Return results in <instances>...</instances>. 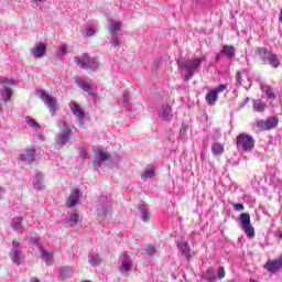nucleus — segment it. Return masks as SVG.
I'll list each match as a JSON object with an SVG mask.
<instances>
[{
  "mask_svg": "<svg viewBox=\"0 0 282 282\" xmlns=\"http://www.w3.org/2000/svg\"><path fill=\"white\" fill-rule=\"evenodd\" d=\"M206 61V56L196 57L192 59L180 58L176 61L178 69H184L186 72L184 79L191 80L195 76V72L202 67V63Z\"/></svg>",
  "mask_w": 282,
  "mask_h": 282,
  "instance_id": "f257e3e1",
  "label": "nucleus"
},
{
  "mask_svg": "<svg viewBox=\"0 0 282 282\" xmlns=\"http://www.w3.org/2000/svg\"><path fill=\"white\" fill-rule=\"evenodd\" d=\"M256 54L262 61L264 65H270L273 69H279L281 67V61L279 55L273 51L268 50V47H257Z\"/></svg>",
  "mask_w": 282,
  "mask_h": 282,
  "instance_id": "f03ea898",
  "label": "nucleus"
},
{
  "mask_svg": "<svg viewBox=\"0 0 282 282\" xmlns=\"http://www.w3.org/2000/svg\"><path fill=\"white\" fill-rule=\"evenodd\" d=\"M58 129H61L56 137H55V142L59 147H65L69 140H72V128L67 126V122L61 120L57 122Z\"/></svg>",
  "mask_w": 282,
  "mask_h": 282,
  "instance_id": "7ed1b4c3",
  "label": "nucleus"
},
{
  "mask_svg": "<svg viewBox=\"0 0 282 282\" xmlns=\"http://www.w3.org/2000/svg\"><path fill=\"white\" fill-rule=\"evenodd\" d=\"M74 63H76L80 69H98V58L89 57V54L84 53L82 57L75 56Z\"/></svg>",
  "mask_w": 282,
  "mask_h": 282,
  "instance_id": "20e7f679",
  "label": "nucleus"
},
{
  "mask_svg": "<svg viewBox=\"0 0 282 282\" xmlns=\"http://www.w3.org/2000/svg\"><path fill=\"white\" fill-rule=\"evenodd\" d=\"M21 249V243L17 240H13L12 248L10 251V259L12 263H14L15 265H23L25 261V257H23V251Z\"/></svg>",
  "mask_w": 282,
  "mask_h": 282,
  "instance_id": "39448f33",
  "label": "nucleus"
},
{
  "mask_svg": "<svg viewBox=\"0 0 282 282\" xmlns=\"http://www.w3.org/2000/svg\"><path fill=\"white\" fill-rule=\"evenodd\" d=\"M237 147L242 151H252L254 149V138L247 133H240L237 137Z\"/></svg>",
  "mask_w": 282,
  "mask_h": 282,
  "instance_id": "423d86ee",
  "label": "nucleus"
},
{
  "mask_svg": "<svg viewBox=\"0 0 282 282\" xmlns=\"http://www.w3.org/2000/svg\"><path fill=\"white\" fill-rule=\"evenodd\" d=\"M239 219L241 229L249 239H252V237H254V227H252V223L250 221V214L242 213L240 214Z\"/></svg>",
  "mask_w": 282,
  "mask_h": 282,
  "instance_id": "0eeeda50",
  "label": "nucleus"
},
{
  "mask_svg": "<svg viewBox=\"0 0 282 282\" xmlns=\"http://www.w3.org/2000/svg\"><path fill=\"white\" fill-rule=\"evenodd\" d=\"M36 96L44 101V105L48 107V111L54 116V113H56V98L52 97L45 90H37Z\"/></svg>",
  "mask_w": 282,
  "mask_h": 282,
  "instance_id": "6e6552de",
  "label": "nucleus"
},
{
  "mask_svg": "<svg viewBox=\"0 0 282 282\" xmlns=\"http://www.w3.org/2000/svg\"><path fill=\"white\" fill-rule=\"evenodd\" d=\"M75 83L79 89H83V91H86L88 96H91V98H96V91L94 90V85H90L89 82L83 77H76Z\"/></svg>",
  "mask_w": 282,
  "mask_h": 282,
  "instance_id": "1a4fd4ad",
  "label": "nucleus"
},
{
  "mask_svg": "<svg viewBox=\"0 0 282 282\" xmlns=\"http://www.w3.org/2000/svg\"><path fill=\"white\" fill-rule=\"evenodd\" d=\"M279 124V118L278 117H271L267 119L265 121L259 120L257 121V127L261 129L262 131H270V129H274Z\"/></svg>",
  "mask_w": 282,
  "mask_h": 282,
  "instance_id": "9d476101",
  "label": "nucleus"
},
{
  "mask_svg": "<svg viewBox=\"0 0 282 282\" xmlns=\"http://www.w3.org/2000/svg\"><path fill=\"white\" fill-rule=\"evenodd\" d=\"M113 205L111 202L100 203L97 207V216L99 219H105L109 217V213H111V207Z\"/></svg>",
  "mask_w": 282,
  "mask_h": 282,
  "instance_id": "9b49d317",
  "label": "nucleus"
},
{
  "mask_svg": "<svg viewBox=\"0 0 282 282\" xmlns=\"http://www.w3.org/2000/svg\"><path fill=\"white\" fill-rule=\"evenodd\" d=\"M33 58H43L45 56V53L47 52V45L44 43H36L33 48L30 50Z\"/></svg>",
  "mask_w": 282,
  "mask_h": 282,
  "instance_id": "f8f14e48",
  "label": "nucleus"
},
{
  "mask_svg": "<svg viewBox=\"0 0 282 282\" xmlns=\"http://www.w3.org/2000/svg\"><path fill=\"white\" fill-rule=\"evenodd\" d=\"M265 270H268V272H271L272 274H274L275 272H279V270H281L282 268V256L275 260H269L265 264H264Z\"/></svg>",
  "mask_w": 282,
  "mask_h": 282,
  "instance_id": "ddd939ff",
  "label": "nucleus"
},
{
  "mask_svg": "<svg viewBox=\"0 0 282 282\" xmlns=\"http://www.w3.org/2000/svg\"><path fill=\"white\" fill-rule=\"evenodd\" d=\"M69 108H70L72 112L74 113V116H76V118H78L79 124H83L84 120H85V111L83 110V108H80V105H78L75 101H72L69 104Z\"/></svg>",
  "mask_w": 282,
  "mask_h": 282,
  "instance_id": "4468645a",
  "label": "nucleus"
},
{
  "mask_svg": "<svg viewBox=\"0 0 282 282\" xmlns=\"http://www.w3.org/2000/svg\"><path fill=\"white\" fill-rule=\"evenodd\" d=\"M79 199H80V189L78 187H75L66 200V206L68 208H74V206L78 204Z\"/></svg>",
  "mask_w": 282,
  "mask_h": 282,
  "instance_id": "2eb2a0df",
  "label": "nucleus"
},
{
  "mask_svg": "<svg viewBox=\"0 0 282 282\" xmlns=\"http://www.w3.org/2000/svg\"><path fill=\"white\" fill-rule=\"evenodd\" d=\"M176 246L178 248V251L181 252V254L183 257H185L186 261H191L192 257H191V246L188 245L187 241H177Z\"/></svg>",
  "mask_w": 282,
  "mask_h": 282,
  "instance_id": "dca6fc26",
  "label": "nucleus"
},
{
  "mask_svg": "<svg viewBox=\"0 0 282 282\" xmlns=\"http://www.w3.org/2000/svg\"><path fill=\"white\" fill-rule=\"evenodd\" d=\"M159 116L165 122L173 120V110L171 108V105H163L162 108L159 110Z\"/></svg>",
  "mask_w": 282,
  "mask_h": 282,
  "instance_id": "f3484780",
  "label": "nucleus"
},
{
  "mask_svg": "<svg viewBox=\"0 0 282 282\" xmlns=\"http://www.w3.org/2000/svg\"><path fill=\"white\" fill-rule=\"evenodd\" d=\"M138 213L141 215L142 221H149L151 219V210H149V205L147 203H140L138 205Z\"/></svg>",
  "mask_w": 282,
  "mask_h": 282,
  "instance_id": "a211bd4d",
  "label": "nucleus"
},
{
  "mask_svg": "<svg viewBox=\"0 0 282 282\" xmlns=\"http://www.w3.org/2000/svg\"><path fill=\"white\" fill-rule=\"evenodd\" d=\"M35 155V149H28L20 155V160H22V162H25L26 164H32V162H34Z\"/></svg>",
  "mask_w": 282,
  "mask_h": 282,
  "instance_id": "6ab92c4d",
  "label": "nucleus"
},
{
  "mask_svg": "<svg viewBox=\"0 0 282 282\" xmlns=\"http://www.w3.org/2000/svg\"><path fill=\"white\" fill-rule=\"evenodd\" d=\"M109 159V153L102 151V150H98L95 156V160L93 161L94 166H100V164H102V162H107V160Z\"/></svg>",
  "mask_w": 282,
  "mask_h": 282,
  "instance_id": "aec40b11",
  "label": "nucleus"
},
{
  "mask_svg": "<svg viewBox=\"0 0 282 282\" xmlns=\"http://www.w3.org/2000/svg\"><path fill=\"white\" fill-rule=\"evenodd\" d=\"M33 188L35 191H43V188H45V185L43 184V174L41 172H37L33 177Z\"/></svg>",
  "mask_w": 282,
  "mask_h": 282,
  "instance_id": "412c9836",
  "label": "nucleus"
},
{
  "mask_svg": "<svg viewBox=\"0 0 282 282\" xmlns=\"http://www.w3.org/2000/svg\"><path fill=\"white\" fill-rule=\"evenodd\" d=\"M11 228L15 232H23V216H18L12 219Z\"/></svg>",
  "mask_w": 282,
  "mask_h": 282,
  "instance_id": "4be33fe9",
  "label": "nucleus"
},
{
  "mask_svg": "<svg viewBox=\"0 0 282 282\" xmlns=\"http://www.w3.org/2000/svg\"><path fill=\"white\" fill-rule=\"evenodd\" d=\"M109 32L111 36H122V22H112Z\"/></svg>",
  "mask_w": 282,
  "mask_h": 282,
  "instance_id": "5701e85b",
  "label": "nucleus"
},
{
  "mask_svg": "<svg viewBox=\"0 0 282 282\" xmlns=\"http://www.w3.org/2000/svg\"><path fill=\"white\" fill-rule=\"evenodd\" d=\"M80 221V215L78 214H70L69 218L64 220V226H67L68 228H73V226H76Z\"/></svg>",
  "mask_w": 282,
  "mask_h": 282,
  "instance_id": "b1692460",
  "label": "nucleus"
},
{
  "mask_svg": "<svg viewBox=\"0 0 282 282\" xmlns=\"http://www.w3.org/2000/svg\"><path fill=\"white\" fill-rule=\"evenodd\" d=\"M220 54H223L229 61H231V58H235V46L224 45L221 51H220Z\"/></svg>",
  "mask_w": 282,
  "mask_h": 282,
  "instance_id": "393cba45",
  "label": "nucleus"
},
{
  "mask_svg": "<svg viewBox=\"0 0 282 282\" xmlns=\"http://www.w3.org/2000/svg\"><path fill=\"white\" fill-rule=\"evenodd\" d=\"M88 263L94 268L96 265H100L102 263V258H100L99 253L90 252L88 254Z\"/></svg>",
  "mask_w": 282,
  "mask_h": 282,
  "instance_id": "a878e982",
  "label": "nucleus"
},
{
  "mask_svg": "<svg viewBox=\"0 0 282 282\" xmlns=\"http://www.w3.org/2000/svg\"><path fill=\"white\" fill-rule=\"evenodd\" d=\"M153 175H155V169H153V165H148L144 173L141 174V180L147 182V180H151Z\"/></svg>",
  "mask_w": 282,
  "mask_h": 282,
  "instance_id": "bb28decb",
  "label": "nucleus"
},
{
  "mask_svg": "<svg viewBox=\"0 0 282 282\" xmlns=\"http://www.w3.org/2000/svg\"><path fill=\"white\" fill-rule=\"evenodd\" d=\"M268 109V105L263 102L261 99L253 100V110L258 111L259 113H263Z\"/></svg>",
  "mask_w": 282,
  "mask_h": 282,
  "instance_id": "cd10ccee",
  "label": "nucleus"
},
{
  "mask_svg": "<svg viewBox=\"0 0 282 282\" xmlns=\"http://www.w3.org/2000/svg\"><path fill=\"white\" fill-rule=\"evenodd\" d=\"M131 268H133V264L129 260H122L121 265L119 267V272L121 274H127L131 272Z\"/></svg>",
  "mask_w": 282,
  "mask_h": 282,
  "instance_id": "c85d7f7f",
  "label": "nucleus"
},
{
  "mask_svg": "<svg viewBox=\"0 0 282 282\" xmlns=\"http://www.w3.org/2000/svg\"><path fill=\"white\" fill-rule=\"evenodd\" d=\"M218 98H219V95L216 91L210 90L206 95L205 100H206L207 105L213 106V105H215V102H217Z\"/></svg>",
  "mask_w": 282,
  "mask_h": 282,
  "instance_id": "c756f323",
  "label": "nucleus"
},
{
  "mask_svg": "<svg viewBox=\"0 0 282 282\" xmlns=\"http://www.w3.org/2000/svg\"><path fill=\"white\" fill-rule=\"evenodd\" d=\"M72 274H74V269L72 267H63L59 270V276L63 279V281H65V279H69Z\"/></svg>",
  "mask_w": 282,
  "mask_h": 282,
  "instance_id": "7c9ffc66",
  "label": "nucleus"
},
{
  "mask_svg": "<svg viewBox=\"0 0 282 282\" xmlns=\"http://www.w3.org/2000/svg\"><path fill=\"white\" fill-rule=\"evenodd\" d=\"M263 94H265V96L270 99V100H276V94H274V91L272 90V87L268 86V85H263L261 87Z\"/></svg>",
  "mask_w": 282,
  "mask_h": 282,
  "instance_id": "2f4dec72",
  "label": "nucleus"
},
{
  "mask_svg": "<svg viewBox=\"0 0 282 282\" xmlns=\"http://www.w3.org/2000/svg\"><path fill=\"white\" fill-rule=\"evenodd\" d=\"M1 98L3 102H10L12 100V90L8 87H4L1 91Z\"/></svg>",
  "mask_w": 282,
  "mask_h": 282,
  "instance_id": "473e14b6",
  "label": "nucleus"
},
{
  "mask_svg": "<svg viewBox=\"0 0 282 282\" xmlns=\"http://www.w3.org/2000/svg\"><path fill=\"white\" fill-rule=\"evenodd\" d=\"M203 279L207 280L208 282H217V275L215 274V270H213V268L207 269Z\"/></svg>",
  "mask_w": 282,
  "mask_h": 282,
  "instance_id": "72a5a7b5",
  "label": "nucleus"
},
{
  "mask_svg": "<svg viewBox=\"0 0 282 282\" xmlns=\"http://www.w3.org/2000/svg\"><path fill=\"white\" fill-rule=\"evenodd\" d=\"M212 153L213 155H216V156L221 155L224 153V144L218 142L214 143L212 145Z\"/></svg>",
  "mask_w": 282,
  "mask_h": 282,
  "instance_id": "f704fd0d",
  "label": "nucleus"
},
{
  "mask_svg": "<svg viewBox=\"0 0 282 282\" xmlns=\"http://www.w3.org/2000/svg\"><path fill=\"white\" fill-rule=\"evenodd\" d=\"M40 252L42 253L43 261L51 263L53 256L50 251L45 250L42 246H40Z\"/></svg>",
  "mask_w": 282,
  "mask_h": 282,
  "instance_id": "c9c22d12",
  "label": "nucleus"
},
{
  "mask_svg": "<svg viewBox=\"0 0 282 282\" xmlns=\"http://www.w3.org/2000/svg\"><path fill=\"white\" fill-rule=\"evenodd\" d=\"M25 122L29 127H31V129H41V124H39L36 120L30 116L25 117Z\"/></svg>",
  "mask_w": 282,
  "mask_h": 282,
  "instance_id": "e433bc0d",
  "label": "nucleus"
},
{
  "mask_svg": "<svg viewBox=\"0 0 282 282\" xmlns=\"http://www.w3.org/2000/svg\"><path fill=\"white\" fill-rule=\"evenodd\" d=\"M86 30V36H95L96 35V29L91 24H85Z\"/></svg>",
  "mask_w": 282,
  "mask_h": 282,
  "instance_id": "4c0bfd02",
  "label": "nucleus"
},
{
  "mask_svg": "<svg viewBox=\"0 0 282 282\" xmlns=\"http://www.w3.org/2000/svg\"><path fill=\"white\" fill-rule=\"evenodd\" d=\"M121 44L122 40L118 35L113 36V39L110 40L111 47H120Z\"/></svg>",
  "mask_w": 282,
  "mask_h": 282,
  "instance_id": "58836bf2",
  "label": "nucleus"
},
{
  "mask_svg": "<svg viewBox=\"0 0 282 282\" xmlns=\"http://www.w3.org/2000/svg\"><path fill=\"white\" fill-rule=\"evenodd\" d=\"M245 70H238L236 74V87H240L242 77L241 75L245 74Z\"/></svg>",
  "mask_w": 282,
  "mask_h": 282,
  "instance_id": "ea45409f",
  "label": "nucleus"
},
{
  "mask_svg": "<svg viewBox=\"0 0 282 282\" xmlns=\"http://www.w3.org/2000/svg\"><path fill=\"white\" fill-rule=\"evenodd\" d=\"M227 85L226 84H220L218 85L215 89H213L218 96L219 94H221V91H226L227 89Z\"/></svg>",
  "mask_w": 282,
  "mask_h": 282,
  "instance_id": "a19ab883",
  "label": "nucleus"
},
{
  "mask_svg": "<svg viewBox=\"0 0 282 282\" xmlns=\"http://www.w3.org/2000/svg\"><path fill=\"white\" fill-rule=\"evenodd\" d=\"M232 206H234L235 210H237V212H241V210L246 209V207L241 203H232Z\"/></svg>",
  "mask_w": 282,
  "mask_h": 282,
  "instance_id": "79ce46f5",
  "label": "nucleus"
},
{
  "mask_svg": "<svg viewBox=\"0 0 282 282\" xmlns=\"http://www.w3.org/2000/svg\"><path fill=\"white\" fill-rule=\"evenodd\" d=\"M145 253L149 254V257H153V254H155V247H148Z\"/></svg>",
  "mask_w": 282,
  "mask_h": 282,
  "instance_id": "37998d69",
  "label": "nucleus"
},
{
  "mask_svg": "<svg viewBox=\"0 0 282 282\" xmlns=\"http://www.w3.org/2000/svg\"><path fill=\"white\" fill-rule=\"evenodd\" d=\"M122 102H124V105H130L131 99L129 98V95H127V93L122 94Z\"/></svg>",
  "mask_w": 282,
  "mask_h": 282,
  "instance_id": "c03bdc74",
  "label": "nucleus"
},
{
  "mask_svg": "<svg viewBox=\"0 0 282 282\" xmlns=\"http://www.w3.org/2000/svg\"><path fill=\"white\" fill-rule=\"evenodd\" d=\"M224 276H226V270L224 269V267H219L218 279H224Z\"/></svg>",
  "mask_w": 282,
  "mask_h": 282,
  "instance_id": "a18cd8bd",
  "label": "nucleus"
},
{
  "mask_svg": "<svg viewBox=\"0 0 282 282\" xmlns=\"http://www.w3.org/2000/svg\"><path fill=\"white\" fill-rule=\"evenodd\" d=\"M30 243H31L32 246H39V248L41 249V245L39 243V238H36V237H31Z\"/></svg>",
  "mask_w": 282,
  "mask_h": 282,
  "instance_id": "49530a36",
  "label": "nucleus"
},
{
  "mask_svg": "<svg viewBox=\"0 0 282 282\" xmlns=\"http://www.w3.org/2000/svg\"><path fill=\"white\" fill-rule=\"evenodd\" d=\"M120 261H129V253L127 251L120 254Z\"/></svg>",
  "mask_w": 282,
  "mask_h": 282,
  "instance_id": "de8ad7c7",
  "label": "nucleus"
},
{
  "mask_svg": "<svg viewBox=\"0 0 282 282\" xmlns=\"http://www.w3.org/2000/svg\"><path fill=\"white\" fill-rule=\"evenodd\" d=\"M80 158H83V160H87V158H89V153L87 152V150H82L79 152Z\"/></svg>",
  "mask_w": 282,
  "mask_h": 282,
  "instance_id": "09e8293b",
  "label": "nucleus"
},
{
  "mask_svg": "<svg viewBox=\"0 0 282 282\" xmlns=\"http://www.w3.org/2000/svg\"><path fill=\"white\" fill-rule=\"evenodd\" d=\"M0 84L1 85H14V82L3 78V79H0Z\"/></svg>",
  "mask_w": 282,
  "mask_h": 282,
  "instance_id": "8fccbe9b",
  "label": "nucleus"
},
{
  "mask_svg": "<svg viewBox=\"0 0 282 282\" xmlns=\"http://www.w3.org/2000/svg\"><path fill=\"white\" fill-rule=\"evenodd\" d=\"M57 54H58V56H65V54H67V51L65 50V47H62V48H59Z\"/></svg>",
  "mask_w": 282,
  "mask_h": 282,
  "instance_id": "3c124183",
  "label": "nucleus"
},
{
  "mask_svg": "<svg viewBox=\"0 0 282 282\" xmlns=\"http://www.w3.org/2000/svg\"><path fill=\"white\" fill-rule=\"evenodd\" d=\"M249 102H250V98L247 97V98H245L243 102L240 104V107H246V105Z\"/></svg>",
  "mask_w": 282,
  "mask_h": 282,
  "instance_id": "603ef678",
  "label": "nucleus"
},
{
  "mask_svg": "<svg viewBox=\"0 0 282 282\" xmlns=\"http://www.w3.org/2000/svg\"><path fill=\"white\" fill-rule=\"evenodd\" d=\"M3 195H6V188L0 187V199H2Z\"/></svg>",
  "mask_w": 282,
  "mask_h": 282,
  "instance_id": "864d4df0",
  "label": "nucleus"
},
{
  "mask_svg": "<svg viewBox=\"0 0 282 282\" xmlns=\"http://www.w3.org/2000/svg\"><path fill=\"white\" fill-rule=\"evenodd\" d=\"M221 55H224V53L219 52L217 55H216V61L219 62V59L221 58Z\"/></svg>",
  "mask_w": 282,
  "mask_h": 282,
  "instance_id": "5fc2aeb1",
  "label": "nucleus"
},
{
  "mask_svg": "<svg viewBox=\"0 0 282 282\" xmlns=\"http://www.w3.org/2000/svg\"><path fill=\"white\" fill-rule=\"evenodd\" d=\"M180 133H186V126H182Z\"/></svg>",
  "mask_w": 282,
  "mask_h": 282,
  "instance_id": "6e6d98bb",
  "label": "nucleus"
},
{
  "mask_svg": "<svg viewBox=\"0 0 282 282\" xmlns=\"http://www.w3.org/2000/svg\"><path fill=\"white\" fill-rule=\"evenodd\" d=\"M43 1L45 0H33V3H36V6H39V3H43Z\"/></svg>",
  "mask_w": 282,
  "mask_h": 282,
  "instance_id": "4d7b16f0",
  "label": "nucleus"
},
{
  "mask_svg": "<svg viewBox=\"0 0 282 282\" xmlns=\"http://www.w3.org/2000/svg\"><path fill=\"white\" fill-rule=\"evenodd\" d=\"M30 282H41L37 278H31Z\"/></svg>",
  "mask_w": 282,
  "mask_h": 282,
  "instance_id": "13d9d810",
  "label": "nucleus"
},
{
  "mask_svg": "<svg viewBox=\"0 0 282 282\" xmlns=\"http://www.w3.org/2000/svg\"><path fill=\"white\" fill-rule=\"evenodd\" d=\"M278 237H279L280 239H282V232H279Z\"/></svg>",
  "mask_w": 282,
  "mask_h": 282,
  "instance_id": "bf43d9fd",
  "label": "nucleus"
},
{
  "mask_svg": "<svg viewBox=\"0 0 282 282\" xmlns=\"http://www.w3.org/2000/svg\"><path fill=\"white\" fill-rule=\"evenodd\" d=\"M82 282H91V281H89V280H86V281H82Z\"/></svg>",
  "mask_w": 282,
  "mask_h": 282,
  "instance_id": "052dcab7",
  "label": "nucleus"
}]
</instances>
